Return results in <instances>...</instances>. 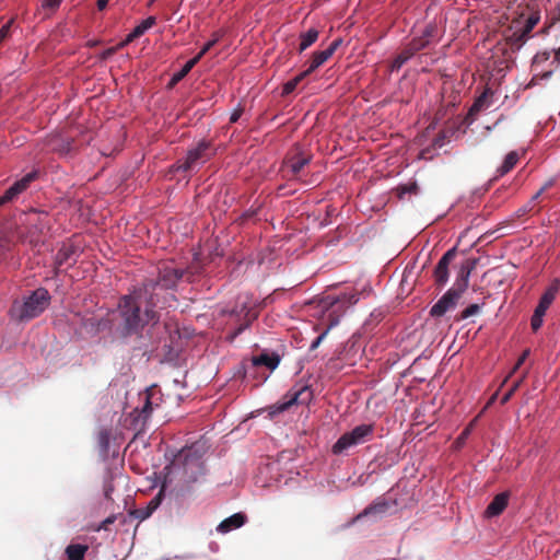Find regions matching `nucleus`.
Here are the masks:
<instances>
[{"mask_svg":"<svg viewBox=\"0 0 560 560\" xmlns=\"http://www.w3.org/2000/svg\"><path fill=\"white\" fill-rule=\"evenodd\" d=\"M155 302L147 300L142 290L125 295L119 303L121 329L124 336L138 332L143 326L155 320Z\"/></svg>","mask_w":560,"mask_h":560,"instance_id":"f257e3e1","label":"nucleus"},{"mask_svg":"<svg viewBox=\"0 0 560 560\" xmlns=\"http://www.w3.org/2000/svg\"><path fill=\"white\" fill-rule=\"evenodd\" d=\"M478 259H466L457 270L454 285L448 289L439 301L431 307L430 315L432 317H441L446 312L454 310L469 284V277L477 267Z\"/></svg>","mask_w":560,"mask_h":560,"instance_id":"f03ea898","label":"nucleus"},{"mask_svg":"<svg viewBox=\"0 0 560 560\" xmlns=\"http://www.w3.org/2000/svg\"><path fill=\"white\" fill-rule=\"evenodd\" d=\"M178 470L186 482H195L205 474L202 453L197 446L183 450L178 457Z\"/></svg>","mask_w":560,"mask_h":560,"instance_id":"7ed1b4c3","label":"nucleus"},{"mask_svg":"<svg viewBox=\"0 0 560 560\" xmlns=\"http://www.w3.org/2000/svg\"><path fill=\"white\" fill-rule=\"evenodd\" d=\"M49 301V292L45 288H38L25 298L22 304L15 305L13 311L18 312L16 316L21 320L32 319L46 310Z\"/></svg>","mask_w":560,"mask_h":560,"instance_id":"20e7f679","label":"nucleus"},{"mask_svg":"<svg viewBox=\"0 0 560 560\" xmlns=\"http://www.w3.org/2000/svg\"><path fill=\"white\" fill-rule=\"evenodd\" d=\"M385 517V499L376 498L373 503L366 506L361 513L351 518L350 522L343 525V528H348L352 525L360 524L363 526H371L377 522H381Z\"/></svg>","mask_w":560,"mask_h":560,"instance_id":"39448f33","label":"nucleus"},{"mask_svg":"<svg viewBox=\"0 0 560 560\" xmlns=\"http://www.w3.org/2000/svg\"><path fill=\"white\" fill-rule=\"evenodd\" d=\"M372 433L370 424H361L355 427L352 431L341 435L332 446L335 454H342L345 451L352 446L359 445Z\"/></svg>","mask_w":560,"mask_h":560,"instance_id":"423d86ee","label":"nucleus"},{"mask_svg":"<svg viewBox=\"0 0 560 560\" xmlns=\"http://www.w3.org/2000/svg\"><path fill=\"white\" fill-rule=\"evenodd\" d=\"M184 271L176 268H165L161 271L158 281L150 280L144 284L142 292L144 294L154 291L156 288L173 290L183 278Z\"/></svg>","mask_w":560,"mask_h":560,"instance_id":"0eeeda50","label":"nucleus"},{"mask_svg":"<svg viewBox=\"0 0 560 560\" xmlns=\"http://www.w3.org/2000/svg\"><path fill=\"white\" fill-rule=\"evenodd\" d=\"M209 149V143L200 141L195 148L190 149L186 156L178 160L175 170L179 172H187L195 170L199 164L205 161L206 152Z\"/></svg>","mask_w":560,"mask_h":560,"instance_id":"6e6552de","label":"nucleus"},{"mask_svg":"<svg viewBox=\"0 0 560 560\" xmlns=\"http://www.w3.org/2000/svg\"><path fill=\"white\" fill-rule=\"evenodd\" d=\"M456 257V249L452 248L448 249L439 260L436 264L434 271H433V278L434 283L438 287V289H442L445 287V284L448 281L450 278V270L448 267L451 262Z\"/></svg>","mask_w":560,"mask_h":560,"instance_id":"1a4fd4ad","label":"nucleus"},{"mask_svg":"<svg viewBox=\"0 0 560 560\" xmlns=\"http://www.w3.org/2000/svg\"><path fill=\"white\" fill-rule=\"evenodd\" d=\"M441 32L435 23H429L422 35L418 38H415L411 43V48L416 51L427 48L433 43H436L440 39Z\"/></svg>","mask_w":560,"mask_h":560,"instance_id":"9d476101","label":"nucleus"},{"mask_svg":"<svg viewBox=\"0 0 560 560\" xmlns=\"http://www.w3.org/2000/svg\"><path fill=\"white\" fill-rule=\"evenodd\" d=\"M246 522V515L242 512L234 513L219 523L215 530L220 534H228L241 528Z\"/></svg>","mask_w":560,"mask_h":560,"instance_id":"9b49d317","label":"nucleus"},{"mask_svg":"<svg viewBox=\"0 0 560 560\" xmlns=\"http://www.w3.org/2000/svg\"><path fill=\"white\" fill-rule=\"evenodd\" d=\"M163 489H161L148 503L144 508H139L135 510L133 515L136 518L140 521H144L149 518L154 511L161 505L163 500Z\"/></svg>","mask_w":560,"mask_h":560,"instance_id":"f8f14e48","label":"nucleus"},{"mask_svg":"<svg viewBox=\"0 0 560 560\" xmlns=\"http://www.w3.org/2000/svg\"><path fill=\"white\" fill-rule=\"evenodd\" d=\"M559 290H560V280L558 278H556V279H553L551 281L549 287L546 289V291L541 295V298L539 300V303L536 306V308H538L540 311H544V312H547L549 306L555 301Z\"/></svg>","mask_w":560,"mask_h":560,"instance_id":"ddd939ff","label":"nucleus"},{"mask_svg":"<svg viewBox=\"0 0 560 560\" xmlns=\"http://www.w3.org/2000/svg\"><path fill=\"white\" fill-rule=\"evenodd\" d=\"M509 497H510V494L508 492H501V493L497 494L492 499L490 504L487 506L486 515L488 517H494V516L500 515L508 506Z\"/></svg>","mask_w":560,"mask_h":560,"instance_id":"4468645a","label":"nucleus"},{"mask_svg":"<svg viewBox=\"0 0 560 560\" xmlns=\"http://www.w3.org/2000/svg\"><path fill=\"white\" fill-rule=\"evenodd\" d=\"M281 358L277 352H262L259 355L252 358L254 366L265 365L269 370H276L280 364Z\"/></svg>","mask_w":560,"mask_h":560,"instance_id":"2eb2a0df","label":"nucleus"},{"mask_svg":"<svg viewBox=\"0 0 560 560\" xmlns=\"http://www.w3.org/2000/svg\"><path fill=\"white\" fill-rule=\"evenodd\" d=\"M307 389H308L307 386H301L300 388L295 389L292 393L291 397L287 401L276 406L275 410H272L271 413L282 412L288 407H290L291 405H293L295 402H303V401H305L308 398V396H310L307 394Z\"/></svg>","mask_w":560,"mask_h":560,"instance_id":"dca6fc26","label":"nucleus"},{"mask_svg":"<svg viewBox=\"0 0 560 560\" xmlns=\"http://www.w3.org/2000/svg\"><path fill=\"white\" fill-rule=\"evenodd\" d=\"M492 95L490 89H486L474 102L471 107L468 110V117L476 116L479 112L487 108L489 106L488 98Z\"/></svg>","mask_w":560,"mask_h":560,"instance_id":"f3484780","label":"nucleus"},{"mask_svg":"<svg viewBox=\"0 0 560 560\" xmlns=\"http://www.w3.org/2000/svg\"><path fill=\"white\" fill-rule=\"evenodd\" d=\"M319 32L312 27L300 35L299 51L303 52L318 39Z\"/></svg>","mask_w":560,"mask_h":560,"instance_id":"a211bd4d","label":"nucleus"},{"mask_svg":"<svg viewBox=\"0 0 560 560\" xmlns=\"http://www.w3.org/2000/svg\"><path fill=\"white\" fill-rule=\"evenodd\" d=\"M330 57V50H327V48L314 52L308 63V67L306 68L307 72L312 73L313 71H315L317 68L324 65Z\"/></svg>","mask_w":560,"mask_h":560,"instance_id":"6ab92c4d","label":"nucleus"},{"mask_svg":"<svg viewBox=\"0 0 560 560\" xmlns=\"http://www.w3.org/2000/svg\"><path fill=\"white\" fill-rule=\"evenodd\" d=\"M518 161V153L515 151H511L506 154L503 163L497 170V177L504 176L508 174L513 167L516 165Z\"/></svg>","mask_w":560,"mask_h":560,"instance_id":"aec40b11","label":"nucleus"},{"mask_svg":"<svg viewBox=\"0 0 560 560\" xmlns=\"http://www.w3.org/2000/svg\"><path fill=\"white\" fill-rule=\"evenodd\" d=\"M86 550H88V547L85 545L75 544V545H69L66 548V553H67L68 560H82L84 558Z\"/></svg>","mask_w":560,"mask_h":560,"instance_id":"412c9836","label":"nucleus"},{"mask_svg":"<svg viewBox=\"0 0 560 560\" xmlns=\"http://www.w3.org/2000/svg\"><path fill=\"white\" fill-rule=\"evenodd\" d=\"M308 74H311V73L307 72V70L305 69L304 71H302L301 73L295 75L293 79H291L288 82H285L284 85H283V89H282V94L283 95H289L290 93H292L295 90V88L298 86V84L304 78H306Z\"/></svg>","mask_w":560,"mask_h":560,"instance_id":"4be33fe9","label":"nucleus"},{"mask_svg":"<svg viewBox=\"0 0 560 560\" xmlns=\"http://www.w3.org/2000/svg\"><path fill=\"white\" fill-rule=\"evenodd\" d=\"M110 433L108 430H102L97 434V445L100 453L106 455L109 448Z\"/></svg>","mask_w":560,"mask_h":560,"instance_id":"5701e85b","label":"nucleus"},{"mask_svg":"<svg viewBox=\"0 0 560 560\" xmlns=\"http://www.w3.org/2000/svg\"><path fill=\"white\" fill-rule=\"evenodd\" d=\"M527 34H525L522 30L513 32L511 36L508 37V44L512 48H521L527 38Z\"/></svg>","mask_w":560,"mask_h":560,"instance_id":"b1692460","label":"nucleus"},{"mask_svg":"<svg viewBox=\"0 0 560 560\" xmlns=\"http://www.w3.org/2000/svg\"><path fill=\"white\" fill-rule=\"evenodd\" d=\"M156 23V19L154 16H148L141 23H139L133 30L135 34L139 36L143 35L147 31H149Z\"/></svg>","mask_w":560,"mask_h":560,"instance_id":"393cba45","label":"nucleus"},{"mask_svg":"<svg viewBox=\"0 0 560 560\" xmlns=\"http://www.w3.org/2000/svg\"><path fill=\"white\" fill-rule=\"evenodd\" d=\"M35 175L36 174L34 172H31L13 184L18 194H21L27 187V185L35 178Z\"/></svg>","mask_w":560,"mask_h":560,"instance_id":"a878e982","label":"nucleus"},{"mask_svg":"<svg viewBox=\"0 0 560 560\" xmlns=\"http://www.w3.org/2000/svg\"><path fill=\"white\" fill-rule=\"evenodd\" d=\"M545 314L546 312L535 308L530 319V327L534 331H537L541 327Z\"/></svg>","mask_w":560,"mask_h":560,"instance_id":"bb28decb","label":"nucleus"},{"mask_svg":"<svg viewBox=\"0 0 560 560\" xmlns=\"http://www.w3.org/2000/svg\"><path fill=\"white\" fill-rule=\"evenodd\" d=\"M311 159L308 156H301L295 161L291 162L290 170L293 174L300 173L305 165L310 163Z\"/></svg>","mask_w":560,"mask_h":560,"instance_id":"cd10ccee","label":"nucleus"},{"mask_svg":"<svg viewBox=\"0 0 560 560\" xmlns=\"http://www.w3.org/2000/svg\"><path fill=\"white\" fill-rule=\"evenodd\" d=\"M191 69H192V68H190L187 63H185V65L183 66V68H182L179 71L175 72V73L172 75V78H171V80H170V86H173V85H175L176 83H178L180 80H183V79L188 74V72H189Z\"/></svg>","mask_w":560,"mask_h":560,"instance_id":"c85d7f7f","label":"nucleus"},{"mask_svg":"<svg viewBox=\"0 0 560 560\" xmlns=\"http://www.w3.org/2000/svg\"><path fill=\"white\" fill-rule=\"evenodd\" d=\"M539 14L538 13H534L532 15L528 16V19L526 20L525 22V25L521 28L525 34L529 35V33L534 30V27L538 24L539 22Z\"/></svg>","mask_w":560,"mask_h":560,"instance_id":"c756f323","label":"nucleus"},{"mask_svg":"<svg viewBox=\"0 0 560 560\" xmlns=\"http://www.w3.org/2000/svg\"><path fill=\"white\" fill-rule=\"evenodd\" d=\"M529 353H530L529 349H526V350L523 351L521 357L517 359L515 365L513 366L512 371L504 378L502 385L505 384L508 382V380L524 364V362L528 358Z\"/></svg>","mask_w":560,"mask_h":560,"instance_id":"7c9ffc66","label":"nucleus"},{"mask_svg":"<svg viewBox=\"0 0 560 560\" xmlns=\"http://www.w3.org/2000/svg\"><path fill=\"white\" fill-rule=\"evenodd\" d=\"M525 376H526V374H524L518 381L514 382L512 387L503 395V397L501 398L502 405L506 404L511 399L513 394L518 389V387L522 384Z\"/></svg>","mask_w":560,"mask_h":560,"instance_id":"2f4dec72","label":"nucleus"},{"mask_svg":"<svg viewBox=\"0 0 560 560\" xmlns=\"http://www.w3.org/2000/svg\"><path fill=\"white\" fill-rule=\"evenodd\" d=\"M480 311V306L478 304H470L465 310L462 311V313L458 316V319H466L470 316H474L478 314Z\"/></svg>","mask_w":560,"mask_h":560,"instance_id":"473e14b6","label":"nucleus"},{"mask_svg":"<svg viewBox=\"0 0 560 560\" xmlns=\"http://www.w3.org/2000/svg\"><path fill=\"white\" fill-rule=\"evenodd\" d=\"M220 39V36L215 34L210 40H208L200 49V55H206Z\"/></svg>","mask_w":560,"mask_h":560,"instance_id":"72a5a7b5","label":"nucleus"},{"mask_svg":"<svg viewBox=\"0 0 560 560\" xmlns=\"http://www.w3.org/2000/svg\"><path fill=\"white\" fill-rule=\"evenodd\" d=\"M152 411V405L150 399L147 397L145 402L141 409L140 417L145 421Z\"/></svg>","mask_w":560,"mask_h":560,"instance_id":"f704fd0d","label":"nucleus"},{"mask_svg":"<svg viewBox=\"0 0 560 560\" xmlns=\"http://www.w3.org/2000/svg\"><path fill=\"white\" fill-rule=\"evenodd\" d=\"M329 332V328H327L325 331H323L315 340L312 341L310 346V350H315L319 347V345L323 342V340L326 338V336Z\"/></svg>","mask_w":560,"mask_h":560,"instance_id":"c9c22d12","label":"nucleus"},{"mask_svg":"<svg viewBox=\"0 0 560 560\" xmlns=\"http://www.w3.org/2000/svg\"><path fill=\"white\" fill-rule=\"evenodd\" d=\"M416 189V185H411V186H399L397 187L394 191L396 192L397 197L399 199H402L404 195L406 192H411V190H415Z\"/></svg>","mask_w":560,"mask_h":560,"instance_id":"e433bc0d","label":"nucleus"},{"mask_svg":"<svg viewBox=\"0 0 560 560\" xmlns=\"http://www.w3.org/2000/svg\"><path fill=\"white\" fill-rule=\"evenodd\" d=\"M61 3V0H43L42 8L48 10H56Z\"/></svg>","mask_w":560,"mask_h":560,"instance_id":"4c0bfd02","label":"nucleus"},{"mask_svg":"<svg viewBox=\"0 0 560 560\" xmlns=\"http://www.w3.org/2000/svg\"><path fill=\"white\" fill-rule=\"evenodd\" d=\"M409 56L406 55H399L394 61H393V65H392V69L395 70V69H399L407 60H408Z\"/></svg>","mask_w":560,"mask_h":560,"instance_id":"58836bf2","label":"nucleus"},{"mask_svg":"<svg viewBox=\"0 0 560 560\" xmlns=\"http://www.w3.org/2000/svg\"><path fill=\"white\" fill-rule=\"evenodd\" d=\"M243 113V109L241 107V105H237L231 113H230V121L231 122H236L241 115Z\"/></svg>","mask_w":560,"mask_h":560,"instance_id":"ea45409f","label":"nucleus"},{"mask_svg":"<svg viewBox=\"0 0 560 560\" xmlns=\"http://www.w3.org/2000/svg\"><path fill=\"white\" fill-rule=\"evenodd\" d=\"M534 209V206L532 205V201H529L528 203H526L525 206H523L522 208H520L517 211H516V217L517 218H521L527 213H529L532 210Z\"/></svg>","mask_w":560,"mask_h":560,"instance_id":"a19ab883","label":"nucleus"},{"mask_svg":"<svg viewBox=\"0 0 560 560\" xmlns=\"http://www.w3.org/2000/svg\"><path fill=\"white\" fill-rule=\"evenodd\" d=\"M139 37L138 34H135V30H132L128 35L127 37L117 45V48H122L125 47L126 45H128L129 43H131L135 38Z\"/></svg>","mask_w":560,"mask_h":560,"instance_id":"79ce46f5","label":"nucleus"},{"mask_svg":"<svg viewBox=\"0 0 560 560\" xmlns=\"http://www.w3.org/2000/svg\"><path fill=\"white\" fill-rule=\"evenodd\" d=\"M139 37L138 34H135V30H132L128 35L127 37L117 45V48H122L125 47L126 45H128L129 43H131L135 38Z\"/></svg>","mask_w":560,"mask_h":560,"instance_id":"37998d69","label":"nucleus"},{"mask_svg":"<svg viewBox=\"0 0 560 560\" xmlns=\"http://www.w3.org/2000/svg\"><path fill=\"white\" fill-rule=\"evenodd\" d=\"M116 521V515H109L108 517H106L100 525L98 527L96 528V530H102V529H107V526L109 524H113L114 522Z\"/></svg>","mask_w":560,"mask_h":560,"instance_id":"c03bdc74","label":"nucleus"},{"mask_svg":"<svg viewBox=\"0 0 560 560\" xmlns=\"http://www.w3.org/2000/svg\"><path fill=\"white\" fill-rule=\"evenodd\" d=\"M61 154H67L71 150V142L69 140H61L59 148L57 149Z\"/></svg>","mask_w":560,"mask_h":560,"instance_id":"a18cd8bd","label":"nucleus"},{"mask_svg":"<svg viewBox=\"0 0 560 560\" xmlns=\"http://www.w3.org/2000/svg\"><path fill=\"white\" fill-rule=\"evenodd\" d=\"M552 186V182H547L530 199L532 203L536 201L549 187Z\"/></svg>","mask_w":560,"mask_h":560,"instance_id":"49530a36","label":"nucleus"},{"mask_svg":"<svg viewBox=\"0 0 560 560\" xmlns=\"http://www.w3.org/2000/svg\"><path fill=\"white\" fill-rule=\"evenodd\" d=\"M342 43L343 40L341 38H337L327 47V50H330V55L332 56Z\"/></svg>","mask_w":560,"mask_h":560,"instance_id":"de8ad7c7","label":"nucleus"},{"mask_svg":"<svg viewBox=\"0 0 560 560\" xmlns=\"http://www.w3.org/2000/svg\"><path fill=\"white\" fill-rule=\"evenodd\" d=\"M4 195V199H9V200H12L14 197H16L19 194L16 191V189L14 188L13 185H11L7 190L3 194Z\"/></svg>","mask_w":560,"mask_h":560,"instance_id":"09e8293b","label":"nucleus"},{"mask_svg":"<svg viewBox=\"0 0 560 560\" xmlns=\"http://www.w3.org/2000/svg\"><path fill=\"white\" fill-rule=\"evenodd\" d=\"M445 136L439 135L433 141V148H442L444 145Z\"/></svg>","mask_w":560,"mask_h":560,"instance_id":"8fccbe9b","label":"nucleus"},{"mask_svg":"<svg viewBox=\"0 0 560 560\" xmlns=\"http://www.w3.org/2000/svg\"><path fill=\"white\" fill-rule=\"evenodd\" d=\"M10 24L11 22H9L8 24L3 25L0 30V43L8 36L9 34V30H10Z\"/></svg>","mask_w":560,"mask_h":560,"instance_id":"3c124183","label":"nucleus"},{"mask_svg":"<svg viewBox=\"0 0 560 560\" xmlns=\"http://www.w3.org/2000/svg\"><path fill=\"white\" fill-rule=\"evenodd\" d=\"M549 58H550V52H549V51H544V52H541V54L536 55V57H535V61H537V60H544V61H546V60H548Z\"/></svg>","mask_w":560,"mask_h":560,"instance_id":"603ef678","label":"nucleus"},{"mask_svg":"<svg viewBox=\"0 0 560 560\" xmlns=\"http://www.w3.org/2000/svg\"><path fill=\"white\" fill-rule=\"evenodd\" d=\"M203 55H200V51L198 52V55L196 57H194L192 59L188 60L186 63L192 68L201 58H202Z\"/></svg>","mask_w":560,"mask_h":560,"instance_id":"864d4df0","label":"nucleus"},{"mask_svg":"<svg viewBox=\"0 0 560 560\" xmlns=\"http://www.w3.org/2000/svg\"><path fill=\"white\" fill-rule=\"evenodd\" d=\"M420 158H421V159H430V158H431V149H430V148H425V149H423V150L420 152Z\"/></svg>","mask_w":560,"mask_h":560,"instance_id":"5fc2aeb1","label":"nucleus"},{"mask_svg":"<svg viewBox=\"0 0 560 560\" xmlns=\"http://www.w3.org/2000/svg\"><path fill=\"white\" fill-rule=\"evenodd\" d=\"M117 49H118L117 46L113 47V48H108L105 51H103L102 57L107 58V57L112 56Z\"/></svg>","mask_w":560,"mask_h":560,"instance_id":"6e6d98bb","label":"nucleus"},{"mask_svg":"<svg viewBox=\"0 0 560 560\" xmlns=\"http://www.w3.org/2000/svg\"><path fill=\"white\" fill-rule=\"evenodd\" d=\"M109 0H97V9L98 10H104L107 5Z\"/></svg>","mask_w":560,"mask_h":560,"instance_id":"4d7b16f0","label":"nucleus"},{"mask_svg":"<svg viewBox=\"0 0 560 560\" xmlns=\"http://www.w3.org/2000/svg\"><path fill=\"white\" fill-rule=\"evenodd\" d=\"M175 468H176L175 463H172L171 465L165 466L164 470L167 471V475H170L172 472V470Z\"/></svg>","mask_w":560,"mask_h":560,"instance_id":"13d9d810","label":"nucleus"},{"mask_svg":"<svg viewBox=\"0 0 560 560\" xmlns=\"http://www.w3.org/2000/svg\"><path fill=\"white\" fill-rule=\"evenodd\" d=\"M553 61L560 62V47L557 50H555Z\"/></svg>","mask_w":560,"mask_h":560,"instance_id":"bf43d9fd","label":"nucleus"},{"mask_svg":"<svg viewBox=\"0 0 560 560\" xmlns=\"http://www.w3.org/2000/svg\"><path fill=\"white\" fill-rule=\"evenodd\" d=\"M338 324H339V319H338V318L332 319V320L330 322L329 326H328L329 330H330L331 328H334L335 326H337Z\"/></svg>","mask_w":560,"mask_h":560,"instance_id":"052dcab7","label":"nucleus"},{"mask_svg":"<svg viewBox=\"0 0 560 560\" xmlns=\"http://www.w3.org/2000/svg\"><path fill=\"white\" fill-rule=\"evenodd\" d=\"M173 383L176 387H183L184 383L180 380L174 378Z\"/></svg>","mask_w":560,"mask_h":560,"instance_id":"680f3d73","label":"nucleus"},{"mask_svg":"<svg viewBox=\"0 0 560 560\" xmlns=\"http://www.w3.org/2000/svg\"><path fill=\"white\" fill-rule=\"evenodd\" d=\"M468 433H469V428H467V429H465L463 431V433L460 434L459 439L462 440V439L466 438L468 435Z\"/></svg>","mask_w":560,"mask_h":560,"instance_id":"e2e57ef3","label":"nucleus"},{"mask_svg":"<svg viewBox=\"0 0 560 560\" xmlns=\"http://www.w3.org/2000/svg\"><path fill=\"white\" fill-rule=\"evenodd\" d=\"M551 74H552V71L545 72V73L542 74V79H548V78H550V77H551Z\"/></svg>","mask_w":560,"mask_h":560,"instance_id":"0e129e2a","label":"nucleus"},{"mask_svg":"<svg viewBox=\"0 0 560 560\" xmlns=\"http://www.w3.org/2000/svg\"><path fill=\"white\" fill-rule=\"evenodd\" d=\"M8 201H10V200H9V199H4V195H2V196L0 197V206H2L3 203H5V202H8Z\"/></svg>","mask_w":560,"mask_h":560,"instance_id":"69168bd1","label":"nucleus"},{"mask_svg":"<svg viewBox=\"0 0 560 560\" xmlns=\"http://www.w3.org/2000/svg\"><path fill=\"white\" fill-rule=\"evenodd\" d=\"M497 395H498V393H494V394L492 395V397L490 398V401H489V402H492V401L497 398Z\"/></svg>","mask_w":560,"mask_h":560,"instance_id":"338daca9","label":"nucleus"},{"mask_svg":"<svg viewBox=\"0 0 560 560\" xmlns=\"http://www.w3.org/2000/svg\"><path fill=\"white\" fill-rule=\"evenodd\" d=\"M112 489H106L105 490V495L108 497L109 495V492H110Z\"/></svg>","mask_w":560,"mask_h":560,"instance_id":"774afa93","label":"nucleus"}]
</instances>
